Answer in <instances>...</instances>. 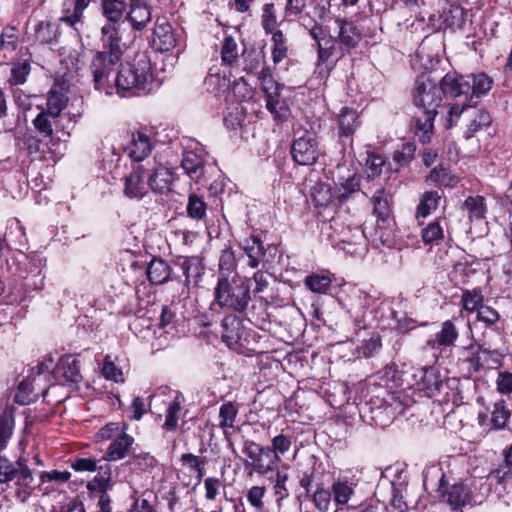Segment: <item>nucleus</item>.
<instances>
[{
  "mask_svg": "<svg viewBox=\"0 0 512 512\" xmlns=\"http://www.w3.org/2000/svg\"><path fill=\"white\" fill-rule=\"evenodd\" d=\"M14 419L11 414L0 415V450L5 448L8 439L12 435Z\"/></svg>",
  "mask_w": 512,
  "mask_h": 512,
  "instance_id": "nucleus-62",
  "label": "nucleus"
},
{
  "mask_svg": "<svg viewBox=\"0 0 512 512\" xmlns=\"http://www.w3.org/2000/svg\"><path fill=\"white\" fill-rule=\"evenodd\" d=\"M134 438L126 433H119L112 439L105 456L104 461H118L127 456L132 445Z\"/></svg>",
  "mask_w": 512,
  "mask_h": 512,
  "instance_id": "nucleus-24",
  "label": "nucleus"
},
{
  "mask_svg": "<svg viewBox=\"0 0 512 512\" xmlns=\"http://www.w3.org/2000/svg\"><path fill=\"white\" fill-rule=\"evenodd\" d=\"M182 407V398L178 394L171 401L166 409L165 422L163 424V429L167 431H175L178 426L179 414Z\"/></svg>",
  "mask_w": 512,
  "mask_h": 512,
  "instance_id": "nucleus-36",
  "label": "nucleus"
},
{
  "mask_svg": "<svg viewBox=\"0 0 512 512\" xmlns=\"http://www.w3.org/2000/svg\"><path fill=\"white\" fill-rule=\"evenodd\" d=\"M511 413L505 400L496 401L491 412V424L495 429H502L510 419Z\"/></svg>",
  "mask_w": 512,
  "mask_h": 512,
  "instance_id": "nucleus-39",
  "label": "nucleus"
},
{
  "mask_svg": "<svg viewBox=\"0 0 512 512\" xmlns=\"http://www.w3.org/2000/svg\"><path fill=\"white\" fill-rule=\"evenodd\" d=\"M272 34V59L275 64L280 63L288 52L287 38L281 30H276Z\"/></svg>",
  "mask_w": 512,
  "mask_h": 512,
  "instance_id": "nucleus-40",
  "label": "nucleus"
},
{
  "mask_svg": "<svg viewBox=\"0 0 512 512\" xmlns=\"http://www.w3.org/2000/svg\"><path fill=\"white\" fill-rule=\"evenodd\" d=\"M306 287L313 293H326L331 286V279L326 275L312 274L305 279Z\"/></svg>",
  "mask_w": 512,
  "mask_h": 512,
  "instance_id": "nucleus-51",
  "label": "nucleus"
},
{
  "mask_svg": "<svg viewBox=\"0 0 512 512\" xmlns=\"http://www.w3.org/2000/svg\"><path fill=\"white\" fill-rule=\"evenodd\" d=\"M67 103L68 97L64 93L51 90L47 96V113L56 119L66 108Z\"/></svg>",
  "mask_w": 512,
  "mask_h": 512,
  "instance_id": "nucleus-38",
  "label": "nucleus"
},
{
  "mask_svg": "<svg viewBox=\"0 0 512 512\" xmlns=\"http://www.w3.org/2000/svg\"><path fill=\"white\" fill-rule=\"evenodd\" d=\"M421 389L428 397H432L440 392L443 381L435 368L427 367L423 369V376L421 378Z\"/></svg>",
  "mask_w": 512,
  "mask_h": 512,
  "instance_id": "nucleus-31",
  "label": "nucleus"
},
{
  "mask_svg": "<svg viewBox=\"0 0 512 512\" xmlns=\"http://www.w3.org/2000/svg\"><path fill=\"white\" fill-rule=\"evenodd\" d=\"M238 408L232 402H225L219 409V427L222 429L234 427Z\"/></svg>",
  "mask_w": 512,
  "mask_h": 512,
  "instance_id": "nucleus-50",
  "label": "nucleus"
},
{
  "mask_svg": "<svg viewBox=\"0 0 512 512\" xmlns=\"http://www.w3.org/2000/svg\"><path fill=\"white\" fill-rule=\"evenodd\" d=\"M489 478L506 490L508 485H512V464L504 460L503 465L491 471Z\"/></svg>",
  "mask_w": 512,
  "mask_h": 512,
  "instance_id": "nucleus-47",
  "label": "nucleus"
},
{
  "mask_svg": "<svg viewBox=\"0 0 512 512\" xmlns=\"http://www.w3.org/2000/svg\"><path fill=\"white\" fill-rule=\"evenodd\" d=\"M181 165L192 179H198L203 174V160L193 151H187L183 154Z\"/></svg>",
  "mask_w": 512,
  "mask_h": 512,
  "instance_id": "nucleus-34",
  "label": "nucleus"
},
{
  "mask_svg": "<svg viewBox=\"0 0 512 512\" xmlns=\"http://www.w3.org/2000/svg\"><path fill=\"white\" fill-rule=\"evenodd\" d=\"M52 376L59 385H76L81 379L79 361L73 356L65 355L59 359Z\"/></svg>",
  "mask_w": 512,
  "mask_h": 512,
  "instance_id": "nucleus-9",
  "label": "nucleus"
},
{
  "mask_svg": "<svg viewBox=\"0 0 512 512\" xmlns=\"http://www.w3.org/2000/svg\"><path fill=\"white\" fill-rule=\"evenodd\" d=\"M333 494H331V487L326 488L322 483L316 485V489L312 494V502L319 512H328Z\"/></svg>",
  "mask_w": 512,
  "mask_h": 512,
  "instance_id": "nucleus-37",
  "label": "nucleus"
},
{
  "mask_svg": "<svg viewBox=\"0 0 512 512\" xmlns=\"http://www.w3.org/2000/svg\"><path fill=\"white\" fill-rule=\"evenodd\" d=\"M293 160L299 165H312L319 157L318 142L313 134L306 132L296 138L291 146Z\"/></svg>",
  "mask_w": 512,
  "mask_h": 512,
  "instance_id": "nucleus-8",
  "label": "nucleus"
},
{
  "mask_svg": "<svg viewBox=\"0 0 512 512\" xmlns=\"http://www.w3.org/2000/svg\"><path fill=\"white\" fill-rule=\"evenodd\" d=\"M111 485V468L108 464L100 465L98 475H96L86 485L87 490L90 493H100L108 490Z\"/></svg>",
  "mask_w": 512,
  "mask_h": 512,
  "instance_id": "nucleus-32",
  "label": "nucleus"
},
{
  "mask_svg": "<svg viewBox=\"0 0 512 512\" xmlns=\"http://www.w3.org/2000/svg\"><path fill=\"white\" fill-rule=\"evenodd\" d=\"M266 495L265 486H252L246 493V499L256 512H262L265 508L264 498Z\"/></svg>",
  "mask_w": 512,
  "mask_h": 512,
  "instance_id": "nucleus-55",
  "label": "nucleus"
},
{
  "mask_svg": "<svg viewBox=\"0 0 512 512\" xmlns=\"http://www.w3.org/2000/svg\"><path fill=\"white\" fill-rule=\"evenodd\" d=\"M119 63L120 61L106 57L104 54L96 53L94 55L90 64V70L96 90L104 92L106 95L112 94L113 84L110 77L116 71V66Z\"/></svg>",
  "mask_w": 512,
  "mask_h": 512,
  "instance_id": "nucleus-6",
  "label": "nucleus"
},
{
  "mask_svg": "<svg viewBox=\"0 0 512 512\" xmlns=\"http://www.w3.org/2000/svg\"><path fill=\"white\" fill-rule=\"evenodd\" d=\"M444 475L440 480L439 491L443 502L447 503L452 510L458 511L465 505L469 504L471 493L469 488L463 483L453 485L444 484Z\"/></svg>",
  "mask_w": 512,
  "mask_h": 512,
  "instance_id": "nucleus-12",
  "label": "nucleus"
},
{
  "mask_svg": "<svg viewBox=\"0 0 512 512\" xmlns=\"http://www.w3.org/2000/svg\"><path fill=\"white\" fill-rule=\"evenodd\" d=\"M339 136H352L360 125L359 115L356 110L343 107L337 116Z\"/></svg>",
  "mask_w": 512,
  "mask_h": 512,
  "instance_id": "nucleus-26",
  "label": "nucleus"
},
{
  "mask_svg": "<svg viewBox=\"0 0 512 512\" xmlns=\"http://www.w3.org/2000/svg\"><path fill=\"white\" fill-rule=\"evenodd\" d=\"M261 24L266 34L275 32L277 17L273 3H266L262 8Z\"/></svg>",
  "mask_w": 512,
  "mask_h": 512,
  "instance_id": "nucleus-57",
  "label": "nucleus"
},
{
  "mask_svg": "<svg viewBox=\"0 0 512 512\" xmlns=\"http://www.w3.org/2000/svg\"><path fill=\"white\" fill-rule=\"evenodd\" d=\"M267 447L271 451L274 461L279 463L281 457L291 449L292 438L289 435L280 433L271 439V445Z\"/></svg>",
  "mask_w": 512,
  "mask_h": 512,
  "instance_id": "nucleus-35",
  "label": "nucleus"
},
{
  "mask_svg": "<svg viewBox=\"0 0 512 512\" xmlns=\"http://www.w3.org/2000/svg\"><path fill=\"white\" fill-rule=\"evenodd\" d=\"M149 168L144 165H136L132 172L124 178V194L129 198H142L147 193Z\"/></svg>",
  "mask_w": 512,
  "mask_h": 512,
  "instance_id": "nucleus-14",
  "label": "nucleus"
},
{
  "mask_svg": "<svg viewBox=\"0 0 512 512\" xmlns=\"http://www.w3.org/2000/svg\"><path fill=\"white\" fill-rule=\"evenodd\" d=\"M356 484L349 481L347 477H339L331 484V494H333V502L337 506L334 512H347L356 506L350 505L356 496Z\"/></svg>",
  "mask_w": 512,
  "mask_h": 512,
  "instance_id": "nucleus-11",
  "label": "nucleus"
},
{
  "mask_svg": "<svg viewBox=\"0 0 512 512\" xmlns=\"http://www.w3.org/2000/svg\"><path fill=\"white\" fill-rule=\"evenodd\" d=\"M177 40V35L172 26L167 22L157 20L152 40L154 48L161 52L170 51L176 46Z\"/></svg>",
  "mask_w": 512,
  "mask_h": 512,
  "instance_id": "nucleus-18",
  "label": "nucleus"
},
{
  "mask_svg": "<svg viewBox=\"0 0 512 512\" xmlns=\"http://www.w3.org/2000/svg\"><path fill=\"white\" fill-rule=\"evenodd\" d=\"M416 146L411 142L403 143L400 149L393 153V160L398 167L408 165L414 158Z\"/></svg>",
  "mask_w": 512,
  "mask_h": 512,
  "instance_id": "nucleus-58",
  "label": "nucleus"
},
{
  "mask_svg": "<svg viewBox=\"0 0 512 512\" xmlns=\"http://www.w3.org/2000/svg\"><path fill=\"white\" fill-rule=\"evenodd\" d=\"M243 336L241 320L236 315H228L222 321V339L228 346L237 344Z\"/></svg>",
  "mask_w": 512,
  "mask_h": 512,
  "instance_id": "nucleus-28",
  "label": "nucleus"
},
{
  "mask_svg": "<svg viewBox=\"0 0 512 512\" xmlns=\"http://www.w3.org/2000/svg\"><path fill=\"white\" fill-rule=\"evenodd\" d=\"M471 81V91L470 94L472 97H481L486 94L492 87V80L484 73H479L476 75H469Z\"/></svg>",
  "mask_w": 512,
  "mask_h": 512,
  "instance_id": "nucleus-44",
  "label": "nucleus"
},
{
  "mask_svg": "<svg viewBox=\"0 0 512 512\" xmlns=\"http://www.w3.org/2000/svg\"><path fill=\"white\" fill-rule=\"evenodd\" d=\"M443 238V228L438 220L428 224L422 230V239L426 244L436 242Z\"/></svg>",
  "mask_w": 512,
  "mask_h": 512,
  "instance_id": "nucleus-64",
  "label": "nucleus"
},
{
  "mask_svg": "<svg viewBox=\"0 0 512 512\" xmlns=\"http://www.w3.org/2000/svg\"><path fill=\"white\" fill-rule=\"evenodd\" d=\"M171 275V268L161 258H153L147 268L148 280L154 285H161L168 281Z\"/></svg>",
  "mask_w": 512,
  "mask_h": 512,
  "instance_id": "nucleus-29",
  "label": "nucleus"
},
{
  "mask_svg": "<svg viewBox=\"0 0 512 512\" xmlns=\"http://www.w3.org/2000/svg\"><path fill=\"white\" fill-rule=\"evenodd\" d=\"M338 45L336 36H332L330 32L322 39L317 46V55L319 62L328 61L336 50Z\"/></svg>",
  "mask_w": 512,
  "mask_h": 512,
  "instance_id": "nucleus-49",
  "label": "nucleus"
},
{
  "mask_svg": "<svg viewBox=\"0 0 512 512\" xmlns=\"http://www.w3.org/2000/svg\"><path fill=\"white\" fill-rule=\"evenodd\" d=\"M187 214L194 220H202L206 216L207 206L204 200L195 193L189 195Z\"/></svg>",
  "mask_w": 512,
  "mask_h": 512,
  "instance_id": "nucleus-45",
  "label": "nucleus"
},
{
  "mask_svg": "<svg viewBox=\"0 0 512 512\" xmlns=\"http://www.w3.org/2000/svg\"><path fill=\"white\" fill-rule=\"evenodd\" d=\"M245 465L251 466L259 475H267L269 472L274 470L277 462L274 461L268 447H263L262 451H260L250 462L247 461Z\"/></svg>",
  "mask_w": 512,
  "mask_h": 512,
  "instance_id": "nucleus-30",
  "label": "nucleus"
},
{
  "mask_svg": "<svg viewBox=\"0 0 512 512\" xmlns=\"http://www.w3.org/2000/svg\"><path fill=\"white\" fill-rule=\"evenodd\" d=\"M464 208L469 214V218L481 219L484 218L486 207L485 199L482 196H469L466 198L463 204Z\"/></svg>",
  "mask_w": 512,
  "mask_h": 512,
  "instance_id": "nucleus-46",
  "label": "nucleus"
},
{
  "mask_svg": "<svg viewBox=\"0 0 512 512\" xmlns=\"http://www.w3.org/2000/svg\"><path fill=\"white\" fill-rule=\"evenodd\" d=\"M118 28L112 26H103L101 28L102 50L97 54H104L106 57L121 61L123 55V45Z\"/></svg>",
  "mask_w": 512,
  "mask_h": 512,
  "instance_id": "nucleus-15",
  "label": "nucleus"
},
{
  "mask_svg": "<svg viewBox=\"0 0 512 512\" xmlns=\"http://www.w3.org/2000/svg\"><path fill=\"white\" fill-rule=\"evenodd\" d=\"M429 179L440 186H454L457 178L447 168L443 166L435 167L429 175Z\"/></svg>",
  "mask_w": 512,
  "mask_h": 512,
  "instance_id": "nucleus-52",
  "label": "nucleus"
},
{
  "mask_svg": "<svg viewBox=\"0 0 512 512\" xmlns=\"http://www.w3.org/2000/svg\"><path fill=\"white\" fill-rule=\"evenodd\" d=\"M51 115L47 112L39 113L33 120L35 129L43 137H52L53 135V123L50 120Z\"/></svg>",
  "mask_w": 512,
  "mask_h": 512,
  "instance_id": "nucleus-61",
  "label": "nucleus"
},
{
  "mask_svg": "<svg viewBox=\"0 0 512 512\" xmlns=\"http://www.w3.org/2000/svg\"><path fill=\"white\" fill-rule=\"evenodd\" d=\"M52 366V359L39 363L36 368L37 372L34 377L30 379H24L18 386L17 393L15 394V402L21 405H28L38 399L40 395L45 396L47 394V388H40L39 382L42 376L50 370Z\"/></svg>",
  "mask_w": 512,
  "mask_h": 512,
  "instance_id": "nucleus-5",
  "label": "nucleus"
},
{
  "mask_svg": "<svg viewBox=\"0 0 512 512\" xmlns=\"http://www.w3.org/2000/svg\"><path fill=\"white\" fill-rule=\"evenodd\" d=\"M103 14L107 19L104 26H112L120 29L125 21L127 4L124 0H101Z\"/></svg>",
  "mask_w": 512,
  "mask_h": 512,
  "instance_id": "nucleus-20",
  "label": "nucleus"
},
{
  "mask_svg": "<svg viewBox=\"0 0 512 512\" xmlns=\"http://www.w3.org/2000/svg\"><path fill=\"white\" fill-rule=\"evenodd\" d=\"M443 95L453 98L468 95L471 91V81L468 75L446 74L440 81Z\"/></svg>",
  "mask_w": 512,
  "mask_h": 512,
  "instance_id": "nucleus-17",
  "label": "nucleus"
},
{
  "mask_svg": "<svg viewBox=\"0 0 512 512\" xmlns=\"http://www.w3.org/2000/svg\"><path fill=\"white\" fill-rule=\"evenodd\" d=\"M16 463L18 468L14 479L16 486L15 496L21 503H25L33 491L34 477L25 458L20 457Z\"/></svg>",
  "mask_w": 512,
  "mask_h": 512,
  "instance_id": "nucleus-16",
  "label": "nucleus"
},
{
  "mask_svg": "<svg viewBox=\"0 0 512 512\" xmlns=\"http://www.w3.org/2000/svg\"><path fill=\"white\" fill-rule=\"evenodd\" d=\"M443 91L428 74L416 78L412 90V103L422 115L414 116V133L423 144L433 135L434 119L441 107Z\"/></svg>",
  "mask_w": 512,
  "mask_h": 512,
  "instance_id": "nucleus-1",
  "label": "nucleus"
},
{
  "mask_svg": "<svg viewBox=\"0 0 512 512\" xmlns=\"http://www.w3.org/2000/svg\"><path fill=\"white\" fill-rule=\"evenodd\" d=\"M152 82L151 63L146 57H140L133 63L121 65L114 78L117 92L122 96H136L146 94Z\"/></svg>",
  "mask_w": 512,
  "mask_h": 512,
  "instance_id": "nucleus-2",
  "label": "nucleus"
},
{
  "mask_svg": "<svg viewBox=\"0 0 512 512\" xmlns=\"http://www.w3.org/2000/svg\"><path fill=\"white\" fill-rule=\"evenodd\" d=\"M289 480V475L287 472L283 470H277L275 474V481L273 485L274 495L276 497V502H281L284 499L289 497V490L287 488V481Z\"/></svg>",
  "mask_w": 512,
  "mask_h": 512,
  "instance_id": "nucleus-56",
  "label": "nucleus"
},
{
  "mask_svg": "<svg viewBox=\"0 0 512 512\" xmlns=\"http://www.w3.org/2000/svg\"><path fill=\"white\" fill-rule=\"evenodd\" d=\"M365 196L371 194V203L373 205V213L381 220H386L391 212L390 201L391 195L386 188L380 183L363 185L361 190Z\"/></svg>",
  "mask_w": 512,
  "mask_h": 512,
  "instance_id": "nucleus-13",
  "label": "nucleus"
},
{
  "mask_svg": "<svg viewBox=\"0 0 512 512\" xmlns=\"http://www.w3.org/2000/svg\"><path fill=\"white\" fill-rule=\"evenodd\" d=\"M215 300L221 308L244 313L251 301L250 287L240 278H220L215 288Z\"/></svg>",
  "mask_w": 512,
  "mask_h": 512,
  "instance_id": "nucleus-3",
  "label": "nucleus"
},
{
  "mask_svg": "<svg viewBox=\"0 0 512 512\" xmlns=\"http://www.w3.org/2000/svg\"><path fill=\"white\" fill-rule=\"evenodd\" d=\"M258 79L261 83V89L265 95L266 108L275 119L285 121L290 114V110L281 97L282 85L273 78L271 68L263 67L258 73Z\"/></svg>",
  "mask_w": 512,
  "mask_h": 512,
  "instance_id": "nucleus-4",
  "label": "nucleus"
},
{
  "mask_svg": "<svg viewBox=\"0 0 512 512\" xmlns=\"http://www.w3.org/2000/svg\"><path fill=\"white\" fill-rule=\"evenodd\" d=\"M385 165V160L381 155L370 153L366 160V167L370 171L367 175V185L373 184L375 177L381 174L382 168Z\"/></svg>",
  "mask_w": 512,
  "mask_h": 512,
  "instance_id": "nucleus-54",
  "label": "nucleus"
},
{
  "mask_svg": "<svg viewBox=\"0 0 512 512\" xmlns=\"http://www.w3.org/2000/svg\"><path fill=\"white\" fill-rule=\"evenodd\" d=\"M463 308L468 312L478 311L483 306V295L480 290H466L462 294Z\"/></svg>",
  "mask_w": 512,
  "mask_h": 512,
  "instance_id": "nucleus-53",
  "label": "nucleus"
},
{
  "mask_svg": "<svg viewBox=\"0 0 512 512\" xmlns=\"http://www.w3.org/2000/svg\"><path fill=\"white\" fill-rule=\"evenodd\" d=\"M174 264L180 267L187 286L192 282L196 284L203 273V265L198 257L179 256Z\"/></svg>",
  "mask_w": 512,
  "mask_h": 512,
  "instance_id": "nucleus-25",
  "label": "nucleus"
},
{
  "mask_svg": "<svg viewBox=\"0 0 512 512\" xmlns=\"http://www.w3.org/2000/svg\"><path fill=\"white\" fill-rule=\"evenodd\" d=\"M152 143L145 133L137 132L132 135L131 141L125 147V152L135 162L143 161L152 151Z\"/></svg>",
  "mask_w": 512,
  "mask_h": 512,
  "instance_id": "nucleus-19",
  "label": "nucleus"
},
{
  "mask_svg": "<svg viewBox=\"0 0 512 512\" xmlns=\"http://www.w3.org/2000/svg\"><path fill=\"white\" fill-rule=\"evenodd\" d=\"M405 410L404 405L395 395H391L389 400L379 399L374 400L369 411L371 420L376 426L386 427L393 422L398 414H402Z\"/></svg>",
  "mask_w": 512,
  "mask_h": 512,
  "instance_id": "nucleus-7",
  "label": "nucleus"
},
{
  "mask_svg": "<svg viewBox=\"0 0 512 512\" xmlns=\"http://www.w3.org/2000/svg\"><path fill=\"white\" fill-rule=\"evenodd\" d=\"M243 251L248 257V266L257 268L264 260L266 251L262 240L258 236H251L243 242Z\"/></svg>",
  "mask_w": 512,
  "mask_h": 512,
  "instance_id": "nucleus-27",
  "label": "nucleus"
},
{
  "mask_svg": "<svg viewBox=\"0 0 512 512\" xmlns=\"http://www.w3.org/2000/svg\"><path fill=\"white\" fill-rule=\"evenodd\" d=\"M148 180V186L154 191L163 193L168 191L172 183V172L158 164L149 168L148 174H146Z\"/></svg>",
  "mask_w": 512,
  "mask_h": 512,
  "instance_id": "nucleus-23",
  "label": "nucleus"
},
{
  "mask_svg": "<svg viewBox=\"0 0 512 512\" xmlns=\"http://www.w3.org/2000/svg\"><path fill=\"white\" fill-rule=\"evenodd\" d=\"M30 73V64L27 61L18 62L11 68L10 84L20 85L26 81Z\"/></svg>",
  "mask_w": 512,
  "mask_h": 512,
  "instance_id": "nucleus-63",
  "label": "nucleus"
},
{
  "mask_svg": "<svg viewBox=\"0 0 512 512\" xmlns=\"http://www.w3.org/2000/svg\"><path fill=\"white\" fill-rule=\"evenodd\" d=\"M126 19L135 30H142L151 21V8L144 0H131Z\"/></svg>",
  "mask_w": 512,
  "mask_h": 512,
  "instance_id": "nucleus-21",
  "label": "nucleus"
},
{
  "mask_svg": "<svg viewBox=\"0 0 512 512\" xmlns=\"http://www.w3.org/2000/svg\"><path fill=\"white\" fill-rule=\"evenodd\" d=\"M16 147L30 156H37L41 152V141L29 133H24L16 137Z\"/></svg>",
  "mask_w": 512,
  "mask_h": 512,
  "instance_id": "nucleus-43",
  "label": "nucleus"
},
{
  "mask_svg": "<svg viewBox=\"0 0 512 512\" xmlns=\"http://www.w3.org/2000/svg\"><path fill=\"white\" fill-rule=\"evenodd\" d=\"M491 122L492 118L486 110H478L477 114L468 125V129L465 136L466 139L472 138L475 133H477L483 128L488 127L491 124Z\"/></svg>",
  "mask_w": 512,
  "mask_h": 512,
  "instance_id": "nucleus-48",
  "label": "nucleus"
},
{
  "mask_svg": "<svg viewBox=\"0 0 512 512\" xmlns=\"http://www.w3.org/2000/svg\"><path fill=\"white\" fill-rule=\"evenodd\" d=\"M102 374L105 379L116 383H124L125 381L122 370L116 366L110 355H107L104 359Z\"/></svg>",
  "mask_w": 512,
  "mask_h": 512,
  "instance_id": "nucleus-60",
  "label": "nucleus"
},
{
  "mask_svg": "<svg viewBox=\"0 0 512 512\" xmlns=\"http://www.w3.org/2000/svg\"><path fill=\"white\" fill-rule=\"evenodd\" d=\"M244 66L243 70L247 74H254L258 72V69L264 63L265 56L262 52L251 50L243 54Z\"/></svg>",
  "mask_w": 512,
  "mask_h": 512,
  "instance_id": "nucleus-59",
  "label": "nucleus"
},
{
  "mask_svg": "<svg viewBox=\"0 0 512 512\" xmlns=\"http://www.w3.org/2000/svg\"><path fill=\"white\" fill-rule=\"evenodd\" d=\"M361 179L356 174L349 175L346 179L339 182V201H344L350 197L351 194L357 193L360 189L363 190Z\"/></svg>",
  "mask_w": 512,
  "mask_h": 512,
  "instance_id": "nucleus-42",
  "label": "nucleus"
},
{
  "mask_svg": "<svg viewBox=\"0 0 512 512\" xmlns=\"http://www.w3.org/2000/svg\"><path fill=\"white\" fill-rule=\"evenodd\" d=\"M459 336L458 329L451 320H446L441 324V329L435 334V338L427 341V346L431 349H442L453 346Z\"/></svg>",
  "mask_w": 512,
  "mask_h": 512,
  "instance_id": "nucleus-22",
  "label": "nucleus"
},
{
  "mask_svg": "<svg viewBox=\"0 0 512 512\" xmlns=\"http://www.w3.org/2000/svg\"><path fill=\"white\" fill-rule=\"evenodd\" d=\"M467 18L466 10L459 5H450V7L443 12V19L446 27L452 30L463 29Z\"/></svg>",
  "mask_w": 512,
  "mask_h": 512,
  "instance_id": "nucleus-33",
  "label": "nucleus"
},
{
  "mask_svg": "<svg viewBox=\"0 0 512 512\" xmlns=\"http://www.w3.org/2000/svg\"><path fill=\"white\" fill-rule=\"evenodd\" d=\"M441 199L437 191L425 192L417 207V217H427L432 211L436 210Z\"/></svg>",
  "mask_w": 512,
  "mask_h": 512,
  "instance_id": "nucleus-41",
  "label": "nucleus"
},
{
  "mask_svg": "<svg viewBox=\"0 0 512 512\" xmlns=\"http://www.w3.org/2000/svg\"><path fill=\"white\" fill-rule=\"evenodd\" d=\"M336 24L338 26L336 40L340 56H343L357 47L361 40V32L353 21L345 18H337Z\"/></svg>",
  "mask_w": 512,
  "mask_h": 512,
  "instance_id": "nucleus-10",
  "label": "nucleus"
}]
</instances>
